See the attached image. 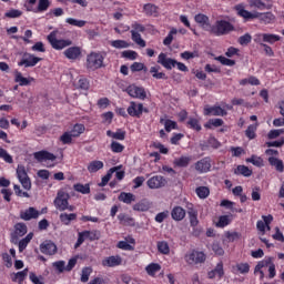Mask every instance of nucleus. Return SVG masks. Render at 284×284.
Returning a JSON list of instances; mask_svg holds the SVG:
<instances>
[{
	"instance_id": "obj_1",
	"label": "nucleus",
	"mask_w": 284,
	"mask_h": 284,
	"mask_svg": "<svg viewBox=\"0 0 284 284\" xmlns=\"http://www.w3.org/2000/svg\"><path fill=\"white\" fill-rule=\"evenodd\" d=\"M235 10L239 14V17H242L243 19H260L262 23H272L274 21L275 17L273 16L272 12H266V13H252L247 10H245V7L243 4H237L235 7Z\"/></svg>"
},
{
	"instance_id": "obj_2",
	"label": "nucleus",
	"mask_w": 284,
	"mask_h": 284,
	"mask_svg": "<svg viewBox=\"0 0 284 284\" xmlns=\"http://www.w3.org/2000/svg\"><path fill=\"white\" fill-rule=\"evenodd\" d=\"M267 268V278H274L276 276V265L274 264V257H265L256 264L254 268V274H260V281H263V278H265V270Z\"/></svg>"
},
{
	"instance_id": "obj_3",
	"label": "nucleus",
	"mask_w": 284,
	"mask_h": 284,
	"mask_svg": "<svg viewBox=\"0 0 284 284\" xmlns=\"http://www.w3.org/2000/svg\"><path fill=\"white\" fill-rule=\"evenodd\" d=\"M70 193L65 192L64 190H59L57 193V196L53 201V205L55 210H59V212H74L77 207L74 205H70Z\"/></svg>"
},
{
	"instance_id": "obj_4",
	"label": "nucleus",
	"mask_w": 284,
	"mask_h": 284,
	"mask_svg": "<svg viewBox=\"0 0 284 284\" xmlns=\"http://www.w3.org/2000/svg\"><path fill=\"white\" fill-rule=\"evenodd\" d=\"M211 34L215 37H224V34H230V32H234V26L225 20H217L211 29H209Z\"/></svg>"
},
{
	"instance_id": "obj_5",
	"label": "nucleus",
	"mask_w": 284,
	"mask_h": 284,
	"mask_svg": "<svg viewBox=\"0 0 284 284\" xmlns=\"http://www.w3.org/2000/svg\"><path fill=\"white\" fill-rule=\"evenodd\" d=\"M103 61H105V53L91 52L87 55V68L88 70H99L103 68Z\"/></svg>"
},
{
	"instance_id": "obj_6",
	"label": "nucleus",
	"mask_w": 284,
	"mask_h": 284,
	"mask_svg": "<svg viewBox=\"0 0 284 284\" xmlns=\"http://www.w3.org/2000/svg\"><path fill=\"white\" fill-rule=\"evenodd\" d=\"M59 31H52L48 37V41L53 50H64V48H70L72 45V40L70 39H57Z\"/></svg>"
},
{
	"instance_id": "obj_7",
	"label": "nucleus",
	"mask_w": 284,
	"mask_h": 284,
	"mask_svg": "<svg viewBox=\"0 0 284 284\" xmlns=\"http://www.w3.org/2000/svg\"><path fill=\"white\" fill-rule=\"evenodd\" d=\"M207 256L205 253L201 251H191L185 254L184 260L187 265H200L201 263H205Z\"/></svg>"
},
{
	"instance_id": "obj_8",
	"label": "nucleus",
	"mask_w": 284,
	"mask_h": 284,
	"mask_svg": "<svg viewBox=\"0 0 284 284\" xmlns=\"http://www.w3.org/2000/svg\"><path fill=\"white\" fill-rule=\"evenodd\" d=\"M17 178L21 183L23 190L30 191L32 190V181L30 176H28V171H26V166L19 164L17 168Z\"/></svg>"
},
{
	"instance_id": "obj_9",
	"label": "nucleus",
	"mask_w": 284,
	"mask_h": 284,
	"mask_svg": "<svg viewBox=\"0 0 284 284\" xmlns=\"http://www.w3.org/2000/svg\"><path fill=\"white\" fill-rule=\"evenodd\" d=\"M149 190H161L168 185V179L163 175H153L146 181Z\"/></svg>"
},
{
	"instance_id": "obj_10",
	"label": "nucleus",
	"mask_w": 284,
	"mask_h": 284,
	"mask_svg": "<svg viewBox=\"0 0 284 284\" xmlns=\"http://www.w3.org/2000/svg\"><path fill=\"white\" fill-rule=\"evenodd\" d=\"M126 92L129 97H132L133 99H140L141 101H145V99H148V93L142 87L131 84L126 88Z\"/></svg>"
},
{
	"instance_id": "obj_11",
	"label": "nucleus",
	"mask_w": 284,
	"mask_h": 284,
	"mask_svg": "<svg viewBox=\"0 0 284 284\" xmlns=\"http://www.w3.org/2000/svg\"><path fill=\"white\" fill-rule=\"evenodd\" d=\"M276 41H281V37L272 33H257L254 37L255 43H276Z\"/></svg>"
},
{
	"instance_id": "obj_12",
	"label": "nucleus",
	"mask_w": 284,
	"mask_h": 284,
	"mask_svg": "<svg viewBox=\"0 0 284 284\" xmlns=\"http://www.w3.org/2000/svg\"><path fill=\"white\" fill-rule=\"evenodd\" d=\"M144 112H148V109H143V103L130 102L126 112L130 116H135L136 119H141V115Z\"/></svg>"
},
{
	"instance_id": "obj_13",
	"label": "nucleus",
	"mask_w": 284,
	"mask_h": 284,
	"mask_svg": "<svg viewBox=\"0 0 284 284\" xmlns=\"http://www.w3.org/2000/svg\"><path fill=\"white\" fill-rule=\"evenodd\" d=\"M39 61H42L41 58L36 57L32 53H24L22 60L18 63V65H24V68H34Z\"/></svg>"
},
{
	"instance_id": "obj_14",
	"label": "nucleus",
	"mask_w": 284,
	"mask_h": 284,
	"mask_svg": "<svg viewBox=\"0 0 284 284\" xmlns=\"http://www.w3.org/2000/svg\"><path fill=\"white\" fill-rule=\"evenodd\" d=\"M194 168L199 174H205L212 169V160L204 158L194 164Z\"/></svg>"
},
{
	"instance_id": "obj_15",
	"label": "nucleus",
	"mask_w": 284,
	"mask_h": 284,
	"mask_svg": "<svg viewBox=\"0 0 284 284\" xmlns=\"http://www.w3.org/2000/svg\"><path fill=\"white\" fill-rule=\"evenodd\" d=\"M204 114L205 116H226L227 115V111H225L223 108L221 106H209L206 105L204 108Z\"/></svg>"
},
{
	"instance_id": "obj_16",
	"label": "nucleus",
	"mask_w": 284,
	"mask_h": 284,
	"mask_svg": "<svg viewBox=\"0 0 284 284\" xmlns=\"http://www.w3.org/2000/svg\"><path fill=\"white\" fill-rule=\"evenodd\" d=\"M158 63L163 65L166 70H172V68H176V60L168 58V54L160 53L158 57Z\"/></svg>"
},
{
	"instance_id": "obj_17",
	"label": "nucleus",
	"mask_w": 284,
	"mask_h": 284,
	"mask_svg": "<svg viewBox=\"0 0 284 284\" xmlns=\"http://www.w3.org/2000/svg\"><path fill=\"white\" fill-rule=\"evenodd\" d=\"M123 264V257L121 255H112L109 257H105L102 261L103 267H119V265Z\"/></svg>"
},
{
	"instance_id": "obj_18",
	"label": "nucleus",
	"mask_w": 284,
	"mask_h": 284,
	"mask_svg": "<svg viewBox=\"0 0 284 284\" xmlns=\"http://www.w3.org/2000/svg\"><path fill=\"white\" fill-rule=\"evenodd\" d=\"M40 252L42 254H47L48 256H52V255L57 254V244H54V242H52V241H44L40 245Z\"/></svg>"
},
{
	"instance_id": "obj_19",
	"label": "nucleus",
	"mask_w": 284,
	"mask_h": 284,
	"mask_svg": "<svg viewBox=\"0 0 284 284\" xmlns=\"http://www.w3.org/2000/svg\"><path fill=\"white\" fill-rule=\"evenodd\" d=\"M40 215L41 212L32 206L20 212V219H22V221H32V219H39Z\"/></svg>"
},
{
	"instance_id": "obj_20",
	"label": "nucleus",
	"mask_w": 284,
	"mask_h": 284,
	"mask_svg": "<svg viewBox=\"0 0 284 284\" xmlns=\"http://www.w3.org/2000/svg\"><path fill=\"white\" fill-rule=\"evenodd\" d=\"M195 21L201 26L203 30L210 32L212 24H210V18L203 13H199L194 17Z\"/></svg>"
},
{
	"instance_id": "obj_21",
	"label": "nucleus",
	"mask_w": 284,
	"mask_h": 284,
	"mask_svg": "<svg viewBox=\"0 0 284 284\" xmlns=\"http://www.w3.org/2000/svg\"><path fill=\"white\" fill-rule=\"evenodd\" d=\"M187 215L191 227H196L199 225V211L192 204L187 206Z\"/></svg>"
},
{
	"instance_id": "obj_22",
	"label": "nucleus",
	"mask_w": 284,
	"mask_h": 284,
	"mask_svg": "<svg viewBox=\"0 0 284 284\" xmlns=\"http://www.w3.org/2000/svg\"><path fill=\"white\" fill-rule=\"evenodd\" d=\"M63 54L70 61H77V59L81 57V48L79 47L68 48L67 50H64Z\"/></svg>"
},
{
	"instance_id": "obj_23",
	"label": "nucleus",
	"mask_w": 284,
	"mask_h": 284,
	"mask_svg": "<svg viewBox=\"0 0 284 284\" xmlns=\"http://www.w3.org/2000/svg\"><path fill=\"white\" fill-rule=\"evenodd\" d=\"M34 159L40 163L43 161H57V155L48 151H39L33 154Z\"/></svg>"
},
{
	"instance_id": "obj_24",
	"label": "nucleus",
	"mask_w": 284,
	"mask_h": 284,
	"mask_svg": "<svg viewBox=\"0 0 284 284\" xmlns=\"http://www.w3.org/2000/svg\"><path fill=\"white\" fill-rule=\"evenodd\" d=\"M225 275V271L223 270V262L217 263V265L215 266V268L213 271H210L207 276L209 278H223V276Z\"/></svg>"
},
{
	"instance_id": "obj_25",
	"label": "nucleus",
	"mask_w": 284,
	"mask_h": 284,
	"mask_svg": "<svg viewBox=\"0 0 284 284\" xmlns=\"http://www.w3.org/2000/svg\"><path fill=\"white\" fill-rule=\"evenodd\" d=\"M185 214L186 213H185L184 209L181 206H175L171 211V216H172L173 221H183V219H185Z\"/></svg>"
},
{
	"instance_id": "obj_26",
	"label": "nucleus",
	"mask_w": 284,
	"mask_h": 284,
	"mask_svg": "<svg viewBox=\"0 0 284 284\" xmlns=\"http://www.w3.org/2000/svg\"><path fill=\"white\" fill-rule=\"evenodd\" d=\"M250 8H255L256 10H270L271 6L263 2V0H247Z\"/></svg>"
},
{
	"instance_id": "obj_27",
	"label": "nucleus",
	"mask_w": 284,
	"mask_h": 284,
	"mask_svg": "<svg viewBox=\"0 0 284 284\" xmlns=\"http://www.w3.org/2000/svg\"><path fill=\"white\" fill-rule=\"evenodd\" d=\"M143 12L146 17H158L159 16V7L152 3H146L143 7Z\"/></svg>"
},
{
	"instance_id": "obj_28",
	"label": "nucleus",
	"mask_w": 284,
	"mask_h": 284,
	"mask_svg": "<svg viewBox=\"0 0 284 284\" xmlns=\"http://www.w3.org/2000/svg\"><path fill=\"white\" fill-rule=\"evenodd\" d=\"M27 276H28V268H24L21 272L13 273L11 275V281H13V283L23 284V281H26Z\"/></svg>"
},
{
	"instance_id": "obj_29",
	"label": "nucleus",
	"mask_w": 284,
	"mask_h": 284,
	"mask_svg": "<svg viewBox=\"0 0 284 284\" xmlns=\"http://www.w3.org/2000/svg\"><path fill=\"white\" fill-rule=\"evenodd\" d=\"M14 81L16 83H19V85H30L31 81H34V78H23V74H21V72L17 71L14 73Z\"/></svg>"
},
{
	"instance_id": "obj_30",
	"label": "nucleus",
	"mask_w": 284,
	"mask_h": 284,
	"mask_svg": "<svg viewBox=\"0 0 284 284\" xmlns=\"http://www.w3.org/2000/svg\"><path fill=\"white\" fill-rule=\"evenodd\" d=\"M268 163H270V165H272L273 168H275V170H276L277 172H284L283 160H280V159L274 158V156H270V158H268Z\"/></svg>"
},
{
	"instance_id": "obj_31",
	"label": "nucleus",
	"mask_w": 284,
	"mask_h": 284,
	"mask_svg": "<svg viewBox=\"0 0 284 284\" xmlns=\"http://www.w3.org/2000/svg\"><path fill=\"white\" fill-rule=\"evenodd\" d=\"M119 201H121L122 203H126V205H130V203H134V201H136V195L132 193L122 192L119 195Z\"/></svg>"
},
{
	"instance_id": "obj_32",
	"label": "nucleus",
	"mask_w": 284,
	"mask_h": 284,
	"mask_svg": "<svg viewBox=\"0 0 284 284\" xmlns=\"http://www.w3.org/2000/svg\"><path fill=\"white\" fill-rule=\"evenodd\" d=\"M73 139H79L83 132H85V125L83 124H74L71 131H68Z\"/></svg>"
},
{
	"instance_id": "obj_33",
	"label": "nucleus",
	"mask_w": 284,
	"mask_h": 284,
	"mask_svg": "<svg viewBox=\"0 0 284 284\" xmlns=\"http://www.w3.org/2000/svg\"><path fill=\"white\" fill-rule=\"evenodd\" d=\"M191 162H192L191 156H181L175 159L173 163L174 165H176V168H187Z\"/></svg>"
},
{
	"instance_id": "obj_34",
	"label": "nucleus",
	"mask_w": 284,
	"mask_h": 284,
	"mask_svg": "<svg viewBox=\"0 0 284 284\" xmlns=\"http://www.w3.org/2000/svg\"><path fill=\"white\" fill-rule=\"evenodd\" d=\"M110 47L115 48V50H125V48H130V42L125 40H113L110 41Z\"/></svg>"
},
{
	"instance_id": "obj_35",
	"label": "nucleus",
	"mask_w": 284,
	"mask_h": 284,
	"mask_svg": "<svg viewBox=\"0 0 284 284\" xmlns=\"http://www.w3.org/2000/svg\"><path fill=\"white\" fill-rule=\"evenodd\" d=\"M60 221L61 223H63V225H70V223H72V221H77V213H61L60 214Z\"/></svg>"
},
{
	"instance_id": "obj_36",
	"label": "nucleus",
	"mask_w": 284,
	"mask_h": 284,
	"mask_svg": "<svg viewBox=\"0 0 284 284\" xmlns=\"http://www.w3.org/2000/svg\"><path fill=\"white\" fill-rule=\"evenodd\" d=\"M99 170H103V161H91L88 165V171L92 174L94 172H99Z\"/></svg>"
},
{
	"instance_id": "obj_37",
	"label": "nucleus",
	"mask_w": 284,
	"mask_h": 284,
	"mask_svg": "<svg viewBox=\"0 0 284 284\" xmlns=\"http://www.w3.org/2000/svg\"><path fill=\"white\" fill-rule=\"evenodd\" d=\"M131 39L132 41H134V43H136V45H140V48H145L146 43L145 40L141 38V33L136 31H131Z\"/></svg>"
},
{
	"instance_id": "obj_38",
	"label": "nucleus",
	"mask_w": 284,
	"mask_h": 284,
	"mask_svg": "<svg viewBox=\"0 0 284 284\" xmlns=\"http://www.w3.org/2000/svg\"><path fill=\"white\" fill-rule=\"evenodd\" d=\"M160 123L164 125L165 132H172V130H176L178 128L176 122L172 120L161 119Z\"/></svg>"
},
{
	"instance_id": "obj_39",
	"label": "nucleus",
	"mask_w": 284,
	"mask_h": 284,
	"mask_svg": "<svg viewBox=\"0 0 284 284\" xmlns=\"http://www.w3.org/2000/svg\"><path fill=\"white\" fill-rule=\"evenodd\" d=\"M145 272L149 276H156V273L161 272V266L156 263H151L145 267Z\"/></svg>"
},
{
	"instance_id": "obj_40",
	"label": "nucleus",
	"mask_w": 284,
	"mask_h": 284,
	"mask_svg": "<svg viewBox=\"0 0 284 284\" xmlns=\"http://www.w3.org/2000/svg\"><path fill=\"white\" fill-rule=\"evenodd\" d=\"M161 70V67L155 65L151 67L150 73L152 74L153 79H168V75H165L164 72H159Z\"/></svg>"
},
{
	"instance_id": "obj_41",
	"label": "nucleus",
	"mask_w": 284,
	"mask_h": 284,
	"mask_svg": "<svg viewBox=\"0 0 284 284\" xmlns=\"http://www.w3.org/2000/svg\"><path fill=\"white\" fill-rule=\"evenodd\" d=\"M106 135L116 141H125V131L118 130L116 132L106 131Z\"/></svg>"
},
{
	"instance_id": "obj_42",
	"label": "nucleus",
	"mask_w": 284,
	"mask_h": 284,
	"mask_svg": "<svg viewBox=\"0 0 284 284\" xmlns=\"http://www.w3.org/2000/svg\"><path fill=\"white\" fill-rule=\"evenodd\" d=\"M114 172H116V168H112L110 169V171L106 173V175H104L102 178L101 183H99V187H105V185H108V183H110V179H112V174H114Z\"/></svg>"
},
{
	"instance_id": "obj_43",
	"label": "nucleus",
	"mask_w": 284,
	"mask_h": 284,
	"mask_svg": "<svg viewBox=\"0 0 284 284\" xmlns=\"http://www.w3.org/2000/svg\"><path fill=\"white\" fill-rule=\"evenodd\" d=\"M14 230V234L17 236H26V234H28V226H26L23 223L16 224Z\"/></svg>"
},
{
	"instance_id": "obj_44",
	"label": "nucleus",
	"mask_w": 284,
	"mask_h": 284,
	"mask_svg": "<svg viewBox=\"0 0 284 284\" xmlns=\"http://www.w3.org/2000/svg\"><path fill=\"white\" fill-rule=\"evenodd\" d=\"M187 128H191V130H195L196 132H201V123L196 118H190L187 121Z\"/></svg>"
},
{
	"instance_id": "obj_45",
	"label": "nucleus",
	"mask_w": 284,
	"mask_h": 284,
	"mask_svg": "<svg viewBox=\"0 0 284 284\" xmlns=\"http://www.w3.org/2000/svg\"><path fill=\"white\" fill-rule=\"evenodd\" d=\"M33 236H34V234L29 233L24 239H22L19 242V252H23V250H26L28 247V244L30 243V241H32Z\"/></svg>"
},
{
	"instance_id": "obj_46",
	"label": "nucleus",
	"mask_w": 284,
	"mask_h": 284,
	"mask_svg": "<svg viewBox=\"0 0 284 284\" xmlns=\"http://www.w3.org/2000/svg\"><path fill=\"white\" fill-rule=\"evenodd\" d=\"M235 174H242V176H252V170L245 165H239L235 171Z\"/></svg>"
},
{
	"instance_id": "obj_47",
	"label": "nucleus",
	"mask_w": 284,
	"mask_h": 284,
	"mask_svg": "<svg viewBox=\"0 0 284 284\" xmlns=\"http://www.w3.org/2000/svg\"><path fill=\"white\" fill-rule=\"evenodd\" d=\"M158 251L160 252V254H170V244H168V242L165 241L158 242Z\"/></svg>"
},
{
	"instance_id": "obj_48",
	"label": "nucleus",
	"mask_w": 284,
	"mask_h": 284,
	"mask_svg": "<svg viewBox=\"0 0 284 284\" xmlns=\"http://www.w3.org/2000/svg\"><path fill=\"white\" fill-rule=\"evenodd\" d=\"M73 190L80 192V194H90V184H74Z\"/></svg>"
},
{
	"instance_id": "obj_49",
	"label": "nucleus",
	"mask_w": 284,
	"mask_h": 284,
	"mask_svg": "<svg viewBox=\"0 0 284 284\" xmlns=\"http://www.w3.org/2000/svg\"><path fill=\"white\" fill-rule=\"evenodd\" d=\"M121 225H134V219L121 213L118 215Z\"/></svg>"
},
{
	"instance_id": "obj_50",
	"label": "nucleus",
	"mask_w": 284,
	"mask_h": 284,
	"mask_svg": "<svg viewBox=\"0 0 284 284\" xmlns=\"http://www.w3.org/2000/svg\"><path fill=\"white\" fill-rule=\"evenodd\" d=\"M0 159H2L4 163H9V164L14 163L12 155H10V153H8L3 148H0Z\"/></svg>"
},
{
	"instance_id": "obj_51",
	"label": "nucleus",
	"mask_w": 284,
	"mask_h": 284,
	"mask_svg": "<svg viewBox=\"0 0 284 284\" xmlns=\"http://www.w3.org/2000/svg\"><path fill=\"white\" fill-rule=\"evenodd\" d=\"M195 192L199 199H207L210 196V189L207 186H200Z\"/></svg>"
},
{
	"instance_id": "obj_52",
	"label": "nucleus",
	"mask_w": 284,
	"mask_h": 284,
	"mask_svg": "<svg viewBox=\"0 0 284 284\" xmlns=\"http://www.w3.org/2000/svg\"><path fill=\"white\" fill-rule=\"evenodd\" d=\"M78 90H90V81L85 78H80L78 83H75Z\"/></svg>"
},
{
	"instance_id": "obj_53",
	"label": "nucleus",
	"mask_w": 284,
	"mask_h": 284,
	"mask_svg": "<svg viewBox=\"0 0 284 284\" xmlns=\"http://www.w3.org/2000/svg\"><path fill=\"white\" fill-rule=\"evenodd\" d=\"M135 212H148L150 210V204L148 202H139L133 205Z\"/></svg>"
},
{
	"instance_id": "obj_54",
	"label": "nucleus",
	"mask_w": 284,
	"mask_h": 284,
	"mask_svg": "<svg viewBox=\"0 0 284 284\" xmlns=\"http://www.w3.org/2000/svg\"><path fill=\"white\" fill-rule=\"evenodd\" d=\"M122 57L129 59V61H136V59H139V53H136V51L126 50L122 52Z\"/></svg>"
},
{
	"instance_id": "obj_55",
	"label": "nucleus",
	"mask_w": 284,
	"mask_h": 284,
	"mask_svg": "<svg viewBox=\"0 0 284 284\" xmlns=\"http://www.w3.org/2000/svg\"><path fill=\"white\" fill-rule=\"evenodd\" d=\"M247 163H252V165H255L256 168H263V160L261 156L252 155L251 158L246 159Z\"/></svg>"
},
{
	"instance_id": "obj_56",
	"label": "nucleus",
	"mask_w": 284,
	"mask_h": 284,
	"mask_svg": "<svg viewBox=\"0 0 284 284\" xmlns=\"http://www.w3.org/2000/svg\"><path fill=\"white\" fill-rule=\"evenodd\" d=\"M74 138L67 131L60 136V141L62 142V145H71L72 140Z\"/></svg>"
},
{
	"instance_id": "obj_57",
	"label": "nucleus",
	"mask_w": 284,
	"mask_h": 284,
	"mask_svg": "<svg viewBox=\"0 0 284 284\" xmlns=\"http://www.w3.org/2000/svg\"><path fill=\"white\" fill-rule=\"evenodd\" d=\"M50 8V0H39L37 12H45Z\"/></svg>"
},
{
	"instance_id": "obj_58",
	"label": "nucleus",
	"mask_w": 284,
	"mask_h": 284,
	"mask_svg": "<svg viewBox=\"0 0 284 284\" xmlns=\"http://www.w3.org/2000/svg\"><path fill=\"white\" fill-rule=\"evenodd\" d=\"M67 23H69V26H75V28H83L85 26V20H77L73 18H68Z\"/></svg>"
},
{
	"instance_id": "obj_59",
	"label": "nucleus",
	"mask_w": 284,
	"mask_h": 284,
	"mask_svg": "<svg viewBox=\"0 0 284 284\" xmlns=\"http://www.w3.org/2000/svg\"><path fill=\"white\" fill-rule=\"evenodd\" d=\"M256 128H258V124H257V123H256V124H251V125L246 129L245 134H246V136H247L248 139H255V136H256Z\"/></svg>"
},
{
	"instance_id": "obj_60",
	"label": "nucleus",
	"mask_w": 284,
	"mask_h": 284,
	"mask_svg": "<svg viewBox=\"0 0 284 284\" xmlns=\"http://www.w3.org/2000/svg\"><path fill=\"white\" fill-rule=\"evenodd\" d=\"M235 270L240 272V274H248L250 272V264L247 263H240L235 265Z\"/></svg>"
},
{
	"instance_id": "obj_61",
	"label": "nucleus",
	"mask_w": 284,
	"mask_h": 284,
	"mask_svg": "<svg viewBox=\"0 0 284 284\" xmlns=\"http://www.w3.org/2000/svg\"><path fill=\"white\" fill-rule=\"evenodd\" d=\"M90 274H92V268L91 267H84L82 270V274H81V282L82 283H88V281H90Z\"/></svg>"
},
{
	"instance_id": "obj_62",
	"label": "nucleus",
	"mask_w": 284,
	"mask_h": 284,
	"mask_svg": "<svg viewBox=\"0 0 284 284\" xmlns=\"http://www.w3.org/2000/svg\"><path fill=\"white\" fill-rule=\"evenodd\" d=\"M142 70H144V72H148V68L142 62H134L131 65V71L132 72H141Z\"/></svg>"
},
{
	"instance_id": "obj_63",
	"label": "nucleus",
	"mask_w": 284,
	"mask_h": 284,
	"mask_svg": "<svg viewBox=\"0 0 284 284\" xmlns=\"http://www.w3.org/2000/svg\"><path fill=\"white\" fill-rule=\"evenodd\" d=\"M240 45H247L252 43V36L250 33H245L244 36L239 38Z\"/></svg>"
},
{
	"instance_id": "obj_64",
	"label": "nucleus",
	"mask_w": 284,
	"mask_h": 284,
	"mask_svg": "<svg viewBox=\"0 0 284 284\" xmlns=\"http://www.w3.org/2000/svg\"><path fill=\"white\" fill-rule=\"evenodd\" d=\"M227 225H230V216H227V215L220 216L219 222L216 223V226L225 227Z\"/></svg>"
}]
</instances>
